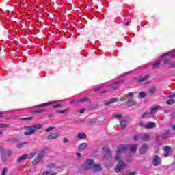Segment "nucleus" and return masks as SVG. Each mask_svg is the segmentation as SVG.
Segmentation results:
<instances>
[{
  "label": "nucleus",
  "instance_id": "obj_1",
  "mask_svg": "<svg viewBox=\"0 0 175 175\" xmlns=\"http://www.w3.org/2000/svg\"><path fill=\"white\" fill-rule=\"evenodd\" d=\"M125 151H126V146H121L118 147V150L116 152V156L115 157V160L118 162L117 165L114 168L115 173L121 172V170L126 167V163H124L122 162V160H121V154H122V152H125Z\"/></svg>",
  "mask_w": 175,
  "mask_h": 175
},
{
  "label": "nucleus",
  "instance_id": "obj_2",
  "mask_svg": "<svg viewBox=\"0 0 175 175\" xmlns=\"http://www.w3.org/2000/svg\"><path fill=\"white\" fill-rule=\"evenodd\" d=\"M42 128H43L42 124H34L30 126H25L24 127L25 131H29L25 132L24 135L25 136L32 135V133H35L36 131H39V129H42Z\"/></svg>",
  "mask_w": 175,
  "mask_h": 175
},
{
  "label": "nucleus",
  "instance_id": "obj_3",
  "mask_svg": "<svg viewBox=\"0 0 175 175\" xmlns=\"http://www.w3.org/2000/svg\"><path fill=\"white\" fill-rule=\"evenodd\" d=\"M133 95V92H129L127 95L123 97L124 100H128V102L126 103V106H127V107H129V106H133V105H136L137 101L132 99Z\"/></svg>",
  "mask_w": 175,
  "mask_h": 175
},
{
  "label": "nucleus",
  "instance_id": "obj_4",
  "mask_svg": "<svg viewBox=\"0 0 175 175\" xmlns=\"http://www.w3.org/2000/svg\"><path fill=\"white\" fill-rule=\"evenodd\" d=\"M44 155H46V152L44 150H42L40 154H38L32 161L31 165L33 166H35V165H38V163H39V162H40L44 158Z\"/></svg>",
  "mask_w": 175,
  "mask_h": 175
},
{
  "label": "nucleus",
  "instance_id": "obj_5",
  "mask_svg": "<svg viewBox=\"0 0 175 175\" xmlns=\"http://www.w3.org/2000/svg\"><path fill=\"white\" fill-rule=\"evenodd\" d=\"M94 165H95V161L92 159H88L84 165V169L86 170H90L92 169Z\"/></svg>",
  "mask_w": 175,
  "mask_h": 175
},
{
  "label": "nucleus",
  "instance_id": "obj_6",
  "mask_svg": "<svg viewBox=\"0 0 175 175\" xmlns=\"http://www.w3.org/2000/svg\"><path fill=\"white\" fill-rule=\"evenodd\" d=\"M153 166H159L162 164V159L159 155H154L152 159Z\"/></svg>",
  "mask_w": 175,
  "mask_h": 175
},
{
  "label": "nucleus",
  "instance_id": "obj_7",
  "mask_svg": "<svg viewBox=\"0 0 175 175\" xmlns=\"http://www.w3.org/2000/svg\"><path fill=\"white\" fill-rule=\"evenodd\" d=\"M103 150H104V158L105 159H109V158H111V150L109 147L107 146H104L103 148Z\"/></svg>",
  "mask_w": 175,
  "mask_h": 175
},
{
  "label": "nucleus",
  "instance_id": "obj_8",
  "mask_svg": "<svg viewBox=\"0 0 175 175\" xmlns=\"http://www.w3.org/2000/svg\"><path fill=\"white\" fill-rule=\"evenodd\" d=\"M148 148H150V146L148 144H144L141 148H139V154H146L147 151H148Z\"/></svg>",
  "mask_w": 175,
  "mask_h": 175
},
{
  "label": "nucleus",
  "instance_id": "obj_9",
  "mask_svg": "<svg viewBox=\"0 0 175 175\" xmlns=\"http://www.w3.org/2000/svg\"><path fill=\"white\" fill-rule=\"evenodd\" d=\"M121 83H124V81H116L113 83L109 85V87L113 90V91H116L118 88L117 85L121 84Z\"/></svg>",
  "mask_w": 175,
  "mask_h": 175
},
{
  "label": "nucleus",
  "instance_id": "obj_10",
  "mask_svg": "<svg viewBox=\"0 0 175 175\" xmlns=\"http://www.w3.org/2000/svg\"><path fill=\"white\" fill-rule=\"evenodd\" d=\"M37 152H38L36 150H35L34 152H33L32 153H30L29 154H23V159H31V158H33V157H35V155H36Z\"/></svg>",
  "mask_w": 175,
  "mask_h": 175
},
{
  "label": "nucleus",
  "instance_id": "obj_11",
  "mask_svg": "<svg viewBox=\"0 0 175 175\" xmlns=\"http://www.w3.org/2000/svg\"><path fill=\"white\" fill-rule=\"evenodd\" d=\"M58 136H59V133L58 132L53 133L51 135H48L47 140H53L54 139H57Z\"/></svg>",
  "mask_w": 175,
  "mask_h": 175
},
{
  "label": "nucleus",
  "instance_id": "obj_12",
  "mask_svg": "<svg viewBox=\"0 0 175 175\" xmlns=\"http://www.w3.org/2000/svg\"><path fill=\"white\" fill-rule=\"evenodd\" d=\"M150 75H146L144 77H139V79H137L136 83L137 84H140V83H143V81H146L148 79H149Z\"/></svg>",
  "mask_w": 175,
  "mask_h": 175
},
{
  "label": "nucleus",
  "instance_id": "obj_13",
  "mask_svg": "<svg viewBox=\"0 0 175 175\" xmlns=\"http://www.w3.org/2000/svg\"><path fill=\"white\" fill-rule=\"evenodd\" d=\"M92 170L96 173H98V172H100V170H102V167L100 166V164H94L93 167H92Z\"/></svg>",
  "mask_w": 175,
  "mask_h": 175
},
{
  "label": "nucleus",
  "instance_id": "obj_14",
  "mask_svg": "<svg viewBox=\"0 0 175 175\" xmlns=\"http://www.w3.org/2000/svg\"><path fill=\"white\" fill-rule=\"evenodd\" d=\"M157 126V124H155L154 122H149L148 124L146 125L145 129H152Z\"/></svg>",
  "mask_w": 175,
  "mask_h": 175
},
{
  "label": "nucleus",
  "instance_id": "obj_15",
  "mask_svg": "<svg viewBox=\"0 0 175 175\" xmlns=\"http://www.w3.org/2000/svg\"><path fill=\"white\" fill-rule=\"evenodd\" d=\"M159 109H161V106H154V107H152L151 109H150V115L155 114V113L157 111H158V110H159Z\"/></svg>",
  "mask_w": 175,
  "mask_h": 175
},
{
  "label": "nucleus",
  "instance_id": "obj_16",
  "mask_svg": "<svg viewBox=\"0 0 175 175\" xmlns=\"http://www.w3.org/2000/svg\"><path fill=\"white\" fill-rule=\"evenodd\" d=\"M120 129H125L126 126H128V122L125 120H122L120 122Z\"/></svg>",
  "mask_w": 175,
  "mask_h": 175
},
{
  "label": "nucleus",
  "instance_id": "obj_17",
  "mask_svg": "<svg viewBox=\"0 0 175 175\" xmlns=\"http://www.w3.org/2000/svg\"><path fill=\"white\" fill-rule=\"evenodd\" d=\"M139 139L142 142H147V140H150V135L147 134H144L142 135H139Z\"/></svg>",
  "mask_w": 175,
  "mask_h": 175
},
{
  "label": "nucleus",
  "instance_id": "obj_18",
  "mask_svg": "<svg viewBox=\"0 0 175 175\" xmlns=\"http://www.w3.org/2000/svg\"><path fill=\"white\" fill-rule=\"evenodd\" d=\"M163 150L165 151L164 157H169V154L170 152V146H165L163 147Z\"/></svg>",
  "mask_w": 175,
  "mask_h": 175
},
{
  "label": "nucleus",
  "instance_id": "obj_19",
  "mask_svg": "<svg viewBox=\"0 0 175 175\" xmlns=\"http://www.w3.org/2000/svg\"><path fill=\"white\" fill-rule=\"evenodd\" d=\"M119 98L118 97L110 99L108 102L105 103V105L107 106L111 103H116V102H118Z\"/></svg>",
  "mask_w": 175,
  "mask_h": 175
},
{
  "label": "nucleus",
  "instance_id": "obj_20",
  "mask_svg": "<svg viewBox=\"0 0 175 175\" xmlns=\"http://www.w3.org/2000/svg\"><path fill=\"white\" fill-rule=\"evenodd\" d=\"M170 135V130H166L163 135H162V139L163 140H166V139H167L169 137V136Z\"/></svg>",
  "mask_w": 175,
  "mask_h": 175
},
{
  "label": "nucleus",
  "instance_id": "obj_21",
  "mask_svg": "<svg viewBox=\"0 0 175 175\" xmlns=\"http://www.w3.org/2000/svg\"><path fill=\"white\" fill-rule=\"evenodd\" d=\"M88 147V144L83 142L78 146V150H85Z\"/></svg>",
  "mask_w": 175,
  "mask_h": 175
},
{
  "label": "nucleus",
  "instance_id": "obj_22",
  "mask_svg": "<svg viewBox=\"0 0 175 175\" xmlns=\"http://www.w3.org/2000/svg\"><path fill=\"white\" fill-rule=\"evenodd\" d=\"M43 174H44V175H57V173L54 172L51 170H48L44 171Z\"/></svg>",
  "mask_w": 175,
  "mask_h": 175
},
{
  "label": "nucleus",
  "instance_id": "obj_23",
  "mask_svg": "<svg viewBox=\"0 0 175 175\" xmlns=\"http://www.w3.org/2000/svg\"><path fill=\"white\" fill-rule=\"evenodd\" d=\"M155 91H157V88L153 86L148 90V92L149 95H154V94H155Z\"/></svg>",
  "mask_w": 175,
  "mask_h": 175
},
{
  "label": "nucleus",
  "instance_id": "obj_24",
  "mask_svg": "<svg viewBox=\"0 0 175 175\" xmlns=\"http://www.w3.org/2000/svg\"><path fill=\"white\" fill-rule=\"evenodd\" d=\"M78 139H85L87 137V134L84 133H79L77 135Z\"/></svg>",
  "mask_w": 175,
  "mask_h": 175
},
{
  "label": "nucleus",
  "instance_id": "obj_25",
  "mask_svg": "<svg viewBox=\"0 0 175 175\" xmlns=\"http://www.w3.org/2000/svg\"><path fill=\"white\" fill-rule=\"evenodd\" d=\"M79 103H84L85 102H90V98H88V97L79 98Z\"/></svg>",
  "mask_w": 175,
  "mask_h": 175
},
{
  "label": "nucleus",
  "instance_id": "obj_26",
  "mask_svg": "<svg viewBox=\"0 0 175 175\" xmlns=\"http://www.w3.org/2000/svg\"><path fill=\"white\" fill-rule=\"evenodd\" d=\"M136 150H137V145L136 144L133 145L130 148L131 152H136Z\"/></svg>",
  "mask_w": 175,
  "mask_h": 175
},
{
  "label": "nucleus",
  "instance_id": "obj_27",
  "mask_svg": "<svg viewBox=\"0 0 175 175\" xmlns=\"http://www.w3.org/2000/svg\"><path fill=\"white\" fill-rule=\"evenodd\" d=\"M95 122H96V120L94 119H92L86 122V124H88V125H95Z\"/></svg>",
  "mask_w": 175,
  "mask_h": 175
},
{
  "label": "nucleus",
  "instance_id": "obj_28",
  "mask_svg": "<svg viewBox=\"0 0 175 175\" xmlns=\"http://www.w3.org/2000/svg\"><path fill=\"white\" fill-rule=\"evenodd\" d=\"M113 117H114L115 118H118L119 120H121V118H122V115L118 114V113H113Z\"/></svg>",
  "mask_w": 175,
  "mask_h": 175
},
{
  "label": "nucleus",
  "instance_id": "obj_29",
  "mask_svg": "<svg viewBox=\"0 0 175 175\" xmlns=\"http://www.w3.org/2000/svg\"><path fill=\"white\" fill-rule=\"evenodd\" d=\"M55 167V165L54 163H51L46 165V169H49V170L51 169H54Z\"/></svg>",
  "mask_w": 175,
  "mask_h": 175
},
{
  "label": "nucleus",
  "instance_id": "obj_30",
  "mask_svg": "<svg viewBox=\"0 0 175 175\" xmlns=\"http://www.w3.org/2000/svg\"><path fill=\"white\" fill-rule=\"evenodd\" d=\"M69 111V108H66L64 110H57L56 111L57 113H59V114H64L66 111Z\"/></svg>",
  "mask_w": 175,
  "mask_h": 175
},
{
  "label": "nucleus",
  "instance_id": "obj_31",
  "mask_svg": "<svg viewBox=\"0 0 175 175\" xmlns=\"http://www.w3.org/2000/svg\"><path fill=\"white\" fill-rule=\"evenodd\" d=\"M161 65V61H157L154 64H152L153 69H155L157 66H159Z\"/></svg>",
  "mask_w": 175,
  "mask_h": 175
},
{
  "label": "nucleus",
  "instance_id": "obj_32",
  "mask_svg": "<svg viewBox=\"0 0 175 175\" xmlns=\"http://www.w3.org/2000/svg\"><path fill=\"white\" fill-rule=\"evenodd\" d=\"M46 109H41V110H36L33 111L34 114H39L40 113H44Z\"/></svg>",
  "mask_w": 175,
  "mask_h": 175
},
{
  "label": "nucleus",
  "instance_id": "obj_33",
  "mask_svg": "<svg viewBox=\"0 0 175 175\" xmlns=\"http://www.w3.org/2000/svg\"><path fill=\"white\" fill-rule=\"evenodd\" d=\"M167 105H173L174 103V99H169L166 101Z\"/></svg>",
  "mask_w": 175,
  "mask_h": 175
},
{
  "label": "nucleus",
  "instance_id": "obj_34",
  "mask_svg": "<svg viewBox=\"0 0 175 175\" xmlns=\"http://www.w3.org/2000/svg\"><path fill=\"white\" fill-rule=\"evenodd\" d=\"M146 94L144 92H139V97L143 99V98H146Z\"/></svg>",
  "mask_w": 175,
  "mask_h": 175
},
{
  "label": "nucleus",
  "instance_id": "obj_35",
  "mask_svg": "<svg viewBox=\"0 0 175 175\" xmlns=\"http://www.w3.org/2000/svg\"><path fill=\"white\" fill-rule=\"evenodd\" d=\"M31 120H33V116H29L27 118H23V121H31Z\"/></svg>",
  "mask_w": 175,
  "mask_h": 175
},
{
  "label": "nucleus",
  "instance_id": "obj_36",
  "mask_svg": "<svg viewBox=\"0 0 175 175\" xmlns=\"http://www.w3.org/2000/svg\"><path fill=\"white\" fill-rule=\"evenodd\" d=\"M168 65L170 68H175V62H172V60H170Z\"/></svg>",
  "mask_w": 175,
  "mask_h": 175
},
{
  "label": "nucleus",
  "instance_id": "obj_37",
  "mask_svg": "<svg viewBox=\"0 0 175 175\" xmlns=\"http://www.w3.org/2000/svg\"><path fill=\"white\" fill-rule=\"evenodd\" d=\"M135 174H137V172H136V171L135 170L126 173V175H135Z\"/></svg>",
  "mask_w": 175,
  "mask_h": 175
},
{
  "label": "nucleus",
  "instance_id": "obj_38",
  "mask_svg": "<svg viewBox=\"0 0 175 175\" xmlns=\"http://www.w3.org/2000/svg\"><path fill=\"white\" fill-rule=\"evenodd\" d=\"M139 139H140V135H134L133 137V140H134V142H137Z\"/></svg>",
  "mask_w": 175,
  "mask_h": 175
},
{
  "label": "nucleus",
  "instance_id": "obj_39",
  "mask_svg": "<svg viewBox=\"0 0 175 175\" xmlns=\"http://www.w3.org/2000/svg\"><path fill=\"white\" fill-rule=\"evenodd\" d=\"M163 63L165 64V65H166V64H168V65H169V64H170V59H163Z\"/></svg>",
  "mask_w": 175,
  "mask_h": 175
},
{
  "label": "nucleus",
  "instance_id": "obj_40",
  "mask_svg": "<svg viewBox=\"0 0 175 175\" xmlns=\"http://www.w3.org/2000/svg\"><path fill=\"white\" fill-rule=\"evenodd\" d=\"M8 172L7 167H3L1 175H6V172Z\"/></svg>",
  "mask_w": 175,
  "mask_h": 175
},
{
  "label": "nucleus",
  "instance_id": "obj_41",
  "mask_svg": "<svg viewBox=\"0 0 175 175\" xmlns=\"http://www.w3.org/2000/svg\"><path fill=\"white\" fill-rule=\"evenodd\" d=\"M167 98H175L174 92L170 93Z\"/></svg>",
  "mask_w": 175,
  "mask_h": 175
},
{
  "label": "nucleus",
  "instance_id": "obj_42",
  "mask_svg": "<svg viewBox=\"0 0 175 175\" xmlns=\"http://www.w3.org/2000/svg\"><path fill=\"white\" fill-rule=\"evenodd\" d=\"M72 105H77V103H79V99L78 100H74L71 101Z\"/></svg>",
  "mask_w": 175,
  "mask_h": 175
},
{
  "label": "nucleus",
  "instance_id": "obj_43",
  "mask_svg": "<svg viewBox=\"0 0 175 175\" xmlns=\"http://www.w3.org/2000/svg\"><path fill=\"white\" fill-rule=\"evenodd\" d=\"M53 129H55V128L54 127H48L46 129L45 131L50 132L51 131H53Z\"/></svg>",
  "mask_w": 175,
  "mask_h": 175
},
{
  "label": "nucleus",
  "instance_id": "obj_44",
  "mask_svg": "<svg viewBox=\"0 0 175 175\" xmlns=\"http://www.w3.org/2000/svg\"><path fill=\"white\" fill-rule=\"evenodd\" d=\"M8 126H9V125L8 124H0V128H8Z\"/></svg>",
  "mask_w": 175,
  "mask_h": 175
},
{
  "label": "nucleus",
  "instance_id": "obj_45",
  "mask_svg": "<svg viewBox=\"0 0 175 175\" xmlns=\"http://www.w3.org/2000/svg\"><path fill=\"white\" fill-rule=\"evenodd\" d=\"M85 110H86V109H85V108H83V109H80V110L79 111V113H80V114H84Z\"/></svg>",
  "mask_w": 175,
  "mask_h": 175
},
{
  "label": "nucleus",
  "instance_id": "obj_46",
  "mask_svg": "<svg viewBox=\"0 0 175 175\" xmlns=\"http://www.w3.org/2000/svg\"><path fill=\"white\" fill-rule=\"evenodd\" d=\"M102 88H103V87L102 86L96 88V89H94V92H98V91H99L100 90H102Z\"/></svg>",
  "mask_w": 175,
  "mask_h": 175
},
{
  "label": "nucleus",
  "instance_id": "obj_47",
  "mask_svg": "<svg viewBox=\"0 0 175 175\" xmlns=\"http://www.w3.org/2000/svg\"><path fill=\"white\" fill-rule=\"evenodd\" d=\"M139 126H141V128H146V126H144V123H143L142 122L139 123Z\"/></svg>",
  "mask_w": 175,
  "mask_h": 175
},
{
  "label": "nucleus",
  "instance_id": "obj_48",
  "mask_svg": "<svg viewBox=\"0 0 175 175\" xmlns=\"http://www.w3.org/2000/svg\"><path fill=\"white\" fill-rule=\"evenodd\" d=\"M49 105H51L50 103H44L41 104V106H49Z\"/></svg>",
  "mask_w": 175,
  "mask_h": 175
},
{
  "label": "nucleus",
  "instance_id": "obj_49",
  "mask_svg": "<svg viewBox=\"0 0 175 175\" xmlns=\"http://www.w3.org/2000/svg\"><path fill=\"white\" fill-rule=\"evenodd\" d=\"M63 142L64 143H69V139L68 138H64Z\"/></svg>",
  "mask_w": 175,
  "mask_h": 175
},
{
  "label": "nucleus",
  "instance_id": "obj_50",
  "mask_svg": "<svg viewBox=\"0 0 175 175\" xmlns=\"http://www.w3.org/2000/svg\"><path fill=\"white\" fill-rule=\"evenodd\" d=\"M10 155H12V150H8L7 152V156L10 157Z\"/></svg>",
  "mask_w": 175,
  "mask_h": 175
},
{
  "label": "nucleus",
  "instance_id": "obj_51",
  "mask_svg": "<svg viewBox=\"0 0 175 175\" xmlns=\"http://www.w3.org/2000/svg\"><path fill=\"white\" fill-rule=\"evenodd\" d=\"M5 114H6V112L0 113V118H1V117H3V116H5Z\"/></svg>",
  "mask_w": 175,
  "mask_h": 175
},
{
  "label": "nucleus",
  "instance_id": "obj_52",
  "mask_svg": "<svg viewBox=\"0 0 175 175\" xmlns=\"http://www.w3.org/2000/svg\"><path fill=\"white\" fill-rule=\"evenodd\" d=\"M17 148H23V144H18L16 146Z\"/></svg>",
  "mask_w": 175,
  "mask_h": 175
},
{
  "label": "nucleus",
  "instance_id": "obj_53",
  "mask_svg": "<svg viewBox=\"0 0 175 175\" xmlns=\"http://www.w3.org/2000/svg\"><path fill=\"white\" fill-rule=\"evenodd\" d=\"M107 92V90H104L102 92H100L99 94H106Z\"/></svg>",
  "mask_w": 175,
  "mask_h": 175
},
{
  "label": "nucleus",
  "instance_id": "obj_54",
  "mask_svg": "<svg viewBox=\"0 0 175 175\" xmlns=\"http://www.w3.org/2000/svg\"><path fill=\"white\" fill-rule=\"evenodd\" d=\"M23 161V156H20V157L18 159V162H21Z\"/></svg>",
  "mask_w": 175,
  "mask_h": 175
},
{
  "label": "nucleus",
  "instance_id": "obj_55",
  "mask_svg": "<svg viewBox=\"0 0 175 175\" xmlns=\"http://www.w3.org/2000/svg\"><path fill=\"white\" fill-rule=\"evenodd\" d=\"M1 159H2L3 162H6V157H2Z\"/></svg>",
  "mask_w": 175,
  "mask_h": 175
},
{
  "label": "nucleus",
  "instance_id": "obj_56",
  "mask_svg": "<svg viewBox=\"0 0 175 175\" xmlns=\"http://www.w3.org/2000/svg\"><path fill=\"white\" fill-rule=\"evenodd\" d=\"M59 106H61V105L57 104V105H53V108L55 109V107H59Z\"/></svg>",
  "mask_w": 175,
  "mask_h": 175
},
{
  "label": "nucleus",
  "instance_id": "obj_57",
  "mask_svg": "<svg viewBox=\"0 0 175 175\" xmlns=\"http://www.w3.org/2000/svg\"><path fill=\"white\" fill-rule=\"evenodd\" d=\"M170 116H171V117H174V116H175V112H172V113H170Z\"/></svg>",
  "mask_w": 175,
  "mask_h": 175
},
{
  "label": "nucleus",
  "instance_id": "obj_58",
  "mask_svg": "<svg viewBox=\"0 0 175 175\" xmlns=\"http://www.w3.org/2000/svg\"><path fill=\"white\" fill-rule=\"evenodd\" d=\"M146 117V113H144L142 115V118H144Z\"/></svg>",
  "mask_w": 175,
  "mask_h": 175
},
{
  "label": "nucleus",
  "instance_id": "obj_59",
  "mask_svg": "<svg viewBox=\"0 0 175 175\" xmlns=\"http://www.w3.org/2000/svg\"><path fill=\"white\" fill-rule=\"evenodd\" d=\"M163 55V56L170 55V53H164Z\"/></svg>",
  "mask_w": 175,
  "mask_h": 175
},
{
  "label": "nucleus",
  "instance_id": "obj_60",
  "mask_svg": "<svg viewBox=\"0 0 175 175\" xmlns=\"http://www.w3.org/2000/svg\"><path fill=\"white\" fill-rule=\"evenodd\" d=\"M77 157H81V153L77 152Z\"/></svg>",
  "mask_w": 175,
  "mask_h": 175
},
{
  "label": "nucleus",
  "instance_id": "obj_61",
  "mask_svg": "<svg viewBox=\"0 0 175 175\" xmlns=\"http://www.w3.org/2000/svg\"><path fill=\"white\" fill-rule=\"evenodd\" d=\"M27 1V0H23V6H24V5H25V2Z\"/></svg>",
  "mask_w": 175,
  "mask_h": 175
},
{
  "label": "nucleus",
  "instance_id": "obj_62",
  "mask_svg": "<svg viewBox=\"0 0 175 175\" xmlns=\"http://www.w3.org/2000/svg\"><path fill=\"white\" fill-rule=\"evenodd\" d=\"M126 25H129V21H127L126 22Z\"/></svg>",
  "mask_w": 175,
  "mask_h": 175
},
{
  "label": "nucleus",
  "instance_id": "obj_63",
  "mask_svg": "<svg viewBox=\"0 0 175 175\" xmlns=\"http://www.w3.org/2000/svg\"><path fill=\"white\" fill-rule=\"evenodd\" d=\"M144 113H145V115L146 116V114H150V112L146 111V112H144Z\"/></svg>",
  "mask_w": 175,
  "mask_h": 175
},
{
  "label": "nucleus",
  "instance_id": "obj_64",
  "mask_svg": "<svg viewBox=\"0 0 175 175\" xmlns=\"http://www.w3.org/2000/svg\"><path fill=\"white\" fill-rule=\"evenodd\" d=\"M24 144H27V142H23V146H24Z\"/></svg>",
  "mask_w": 175,
  "mask_h": 175
}]
</instances>
